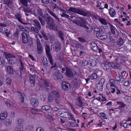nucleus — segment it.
Masks as SVG:
<instances>
[{"instance_id":"60","label":"nucleus","mask_w":131,"mask_h":131,"mask_svg":"<svg viewBox=\"0 0 131 131\" xmlns=\"http://www.w3.org/2000/svg\"><path fill=\"white\" fill-rule=\"evenodd\" d=\"M42 63L43 64L46 63H49L48 61L46 58L45 59L44 58H43V59L42 61Z\"/></svg>"},{"instance_id":"44","label":"nucleus","mask_w":131,"mask_h":131,"mask_svg":"<svg viewBox=\"0 0 131 131\" xmlns=\"http://www.w3.org/2000/svg\"><path fill=\"white\" fill-rule=\"evenodd\" d=\"M82 102L81 100H76L75 102L76 104L78 106L82 107Z\"/></svg>"},{"instance_id":"40","label":"nucleus","mask_w":131,"mask_h":131,"mask_svg":"<svg viewBox=\"0 0 131 131\" xmlns=\"http://www.w3.org/2000/svg\"><path fill=\"white\" fill-rule=\"evenodd\" d=\"M43 84L44 85L47 87H49L52 86L50 83L46 80L44 81Z\"/></svg>"},{"instance_id":"35","label":"nucleus","mask_w":131,"mask_h":131,"mask_svg":"<svg viewBox=\"0 0 131 131\" xmlns=\"http://www.w3.org/2000/svg\"><path fill=\"white\" fill-rule=\"evenodd\" d=\"M18 93L19 94L18 95V97L19 99L21 100V102L23 103L24 102V94L20 92H18Z\"/></svg>"},{"instance_id":"53","label":"nucleus","mask_w":131,"mask_h":131,"mask_svg":"<svg viewBox=\"0 0 131 131\" xmlns=\"http://www.w3.org/2000/svg\"><path fill=\"white\" fill-rule=\"evenodd\" d=\"M24 122V121L23 119H19L17 122L18 125H21Z\"/></svg>"},{"instance_id":"34","label":"nucleus","mask_w":131,"mask_h":131,"mask_svg":"<svg viewBox=\"0 0 131 131\" xmlns=\"http://www.w3.org/2000/svg\"><path fill=\"white\" fill-rule=\"evenodd\" d=\"M4 3L5 4L8 6L9 7L11 5L13 4V1L12 0H4Z\"/></svg>"},{"instance_id":"43","label":"nucleus","mask_w":131,"mask_h":131,"mask_svg":"<svg viewBox=\"0 0 131 131\" xmlns=\"http://www.w3.org/2000/svg\"><path fill=\"white\" fill-rule=\"evenodd\" d=\"M61 100L62 99L61 98L60 96L59 97H56L55 99V101L58 104H60L61 103Z\"/></svg>"},{"instance_id":"22","label":"nucleus","mask_w":131,"mask_h":131,"mask_svg":"<svg viewBox=\"0 0 131 131\" xmlns=\"http://www.w3.org/2000/svg\"><path fill=\"white\" fill-rule=\"evenodd\" d=\"M33 7L36 8L37 9V12L39 15L43 17V13L42 9H41L39 7L36 6V5L33 6Z\"/></svg>"},{"instance_id":"59","label":"nucleus","mask_w":131,"mask_h":131,"mask_svg":"<svg viewBox=\"0 0 131 131\" xmlns=\"http://www.w3.org/2000/svg\"><path fill=\"white\" fill-rule=\"evenodd\" d=\"M100 116L103 118L105 119H107V117L106 114L104 113H100Z\"/></svg>"},{"instance_id":"54","label":"nucleus","mask_w":131,"mask_h":131,"mask_svg":"<svg viewBox=\"0 0 131 131\" xmlns=\"http://www.w3.org/2000/svg\"><path fill=\"white\" fill-rule=\"evenodd\" d=\"M78 39L79 41L82 43L85 42L86 41L85 40L83 37H79Z\"/></svg>"},{"instance_id":"38","label":"nucleus","mask_w":131,"mask_h":131,"mask_svg":"<svg viewBox=\"0 0 131 131\" xmlns=\"http://www.w3.org/2000/svg\"><path fill=\"white\" fill-rule=\"evenodd\" d=\"M33 102H34L33 104V106L34 107H37L39 104V102L38 100L36 99H33Z\"/></svg>"},{"instance_id":"19","label":"nucleus","mask_w":131,"mask_h":131,"mask_svg":"<svg viewBox=\"0 0 131 131\" xmlns=\"http://www.w3.org/2000/svg\"><path fill=\"white\" fill-rule=\"evenodd\" d=\"M51 94L52 95L53 97H55L56 98L60 96V93L55 88L54 90L51 92Z\"/></svg>"},{"instance_id":"12","label":"nucleus","mask_w":131,"mask_h":131,"mask_svg":"<svg viewBox=\"0 0 131 131\" xmlns=\"http://www.w3.org/2000/svg\"><path fill=\"white\" fill-rule=\"evenodd\" d=\"M105 80L104 79H102L97 84V89L102 91L103 90V85L104 84Z\"/></svg>"},{"instance_id":"61","label":"nucleus","mask_w":131,"mask_h":131,"mask_svg":"<svg viewBox=\"0 0 131 131\" xmlns=\"http://www.w3.org/2000/svg\"><path fill=\"white\" fill-rule=\"evenodd\" d=\"M29 81L31 84L33 83V76L32 74H30L29 76Z\"/></svg>"},{"instance_id":"27","label":"nucleus","mask_w":131,"mask_h":131,"mask_svg":"<svg viewBox=\"0 0 131 131\" xmlns=\"http://www.w3.org/2000/svg\"><path fill=\"white\" fill-rule=\"evenodd\" d=\"M31 0H20L21 3L26 7H27L28 6L27 2L28 1L30 2Z\"/></svg>"},{"instance_id":"1","label":"nucleus","mask_w":131,"mask_h":131,"mask_svg":"<svg viewBox=\"0 0 131 131\" xmlns=\"http://www.w3.org/2000/svg\"><path fill=\"white\" fill-rule=\"evenodd\" d=\"M78 17L79 19L77 22H75V23L78 26L85 28L87 30H86V32H88V29L89 28L88 26L89 24L87 21H86L85 17Z\"/></svg>"},{"instance_id":"48","label":"nucleus","mask_w":131,"mask_h":131,"mask_svg":"<svg viewBox=\"0 0 131 131\" xmlns=\"http://www.w3.org/2000/svg\"><path fill=\"white\" fill-rule=\"evenodd\" d=\"M90 78L92 80L96 79L97 78V75L96 73H93L91 74Z\"/></svg>"},{"instance_id":"41","label":"nucleus","mask_w":131,"mask_h":131,"mask_svg":"<svg viewBox=\"0 0 131 131\" xmlns=\"http://www.w3.org/2000/svg\"><path fill=\"white\" fill-rule=\"evenodd\" d=\"M19 61L20 62V63L21 64V67H20L19 68L20 69V73L21 74V75L22 73L23 72V69L24 68V66H23L24 64H23V62L22 60H20V59H19Z\"/></svg>"},{"instance_id":"21","label":"nucleus","mask_w":131,"mask_h":131,"mask_svg":"<svg viewBox=\"0 0 131 131\" xmlns=\"http://www.w3.org/2000/svg\"><path fill=\"white\" fill-rule=\"evenodd\" d=\"M6 71L9 74H12L13 73V69L10 66H8L6 67Z\"/></svg>"},{"instance_id":"45","label":"nucleus","mask_w":131,"mask_h":131,"mask_svg":"<svg viewBox=\"0 0 131 131\" xmlns=\"http://www.w3.org/2000/svg\"><path fill=\"white\" fill-rule=\"evenodd\" d=\"M99 20L103 24L106 25L107 24L105 20L104 19L102 18L100 19H99Z\"/></svg>"},{"instance_id":"58","label":"nucleus","mask_w":131,"mask_h":131,"mask_svg":"<svg viewBox=\"0 0 131 131\" xmlns=\"http://www.w3.org/2000/svg\"><path fill=\"white\" fill-rule=\"evenodd\" d=\"M62 17H64L69 19V17L68 15L66 14L65 12H63L62 14H61Z\"/></svg>"},{"instance_id":"55","label":"nucleus","mask_w":131,"mask_h":131,"mask_svg":"<svg viewBox=\"0 0 131 131\" xmlns=\"http://www.w3.org/2000/svg\"><path fill=\"white\" fill-rule=\"evenodd\" d=\"M38 19L40 21L42 25L43 26L45 25V21L42 18L39 16L38 17Z\"/></svg>"},{"instance_id":"9","label":"nucleus","mask_w":131,"mask_h":131,"mask_svg":"<svg viewBox=\"0 0 131 131\" xmlns=\"http://www.w3.org/2000/svg\"><path fill=\"white\" fill-rule=\"evenodd\" d=\"M36 43L37 45V51L38 53H41L43 51V48L42 44L38 38H37L36 40Z\"/></svg>"},{"instance_id":"16","label":"nucleus","mask_w":131,"mask_h":131,"mask_svg":"<svg viewBox=\"0 0 131 131\" xmlns=\"http://www.w3.org/2000/svg\"><path fill=\"white\" fill-rule=\"evenodd\" d=\"M57 36L61 39V40L63 42H64V34L61 31H59L57 33Z\"/></svg>"},{"instance_id":"29","label":"nucleus","mask_w":131,"mask_h":131,"mask_svg":"<svg viewBox=\"0 0 131 131\" xmlns=\"http://www.w3.org/2000/svg\"><path fill=\"white\" fill-rule=\"evenodd\" d=\"M75 46L76 48H79L81 50H83V47L81 45L80 43L78 41L75 42Z\"/></svg>"},{"instance_id":"20","label":"nucleus","mask_w":131,"mask_h":131,"mask_svg":"<svg viewBox=\"0 0 131 131\" xmlns=\"http://www.w3.org/2000/svg\"><path fill=\"white\" fill-rule=\"evenodd\" d=\"M116 80L119 83H122L125 81V79L122 76L119 75L116 77Z\"/></svg>"},{"instance_id":"33","label":"nucleus","mask_w":131,"mask_h":131,"mask_svg":"<svg viewBox=\"0 0 131 131\" xmlns=\"http://www.w3.org/2000/svg\"><path fill=\"white\" fill-rule=\"evenodd\" d=\"M33 22L35 23L34 25L36 27H38V28H41V25L38 20L35 19L33 21Z\"/></svg>"},{"instance_id":"49","label":"nucleus","mask_w":131,"mask_h":131,"mask_svg":"<svg viewBox=\"0 0 131 131\" xmlns=\"http://www.w3.org/2000/svg\"><path fill=\"white\" fill-rule=\"evenodd\" d=\"M11 81L12 80L10 78H7L6 79V84L7 85H10L11 83Z\"/></svg>"},{"instance_id":"62","label":"nucleus","mask_w":131,"mask_h":131,"mask_svg":"<svg viewBox=\"0 0 131 131\" xmlns=\"http://www.w3.org/2000/svg\"><path fill=\"white\" fill-rule=\"evenodd\" d=\"M49 2V0H42L41 3L45 4H48Z\"/></svg>"},{"instance_id":"15","label":"nucleus","mask_w":131,"mask_h":131,"mask_svg":"<svg viewBox=\"0 0 131 131\" xmlns=\"http://www.w3.org/2000/svg\"><path fill=\"white\" fill-rule=\"evenodd\" d=\"M97 37L102 40H104L107 38V34L104 32L100 33L99 35H97Z\"/></svg>"},{"instance_id":"30","label":"nucleus","mask_w":131,"mask_h":131,"mask_svg":"<svg viewBox=\"0 0 131 131\" xmlns=\"http://www.w3.org/2000/svg\"><path fill=\"white\" fill-rule=\"evenodd\" d=\"M124 43V41L121 37L119 38L117 41V45L120 46H122L123 45Z\"/></svg>"},{"instance_id":"11","label":"nucleus","mask_w":131,"mask_h":131,"mask_svg":"<svg viewBox=\"0 0 131 131\" xmlns=\"http://www.w3.org/2000/svg\"><path fill=\"white\" fill-rule=\"evenodd\" d=\"M54 46L53 50L54 51L56 52L60 51L62 47L61 43L58 41H56L54 42Z\"/></svg>"},{"instance_id":"14","label":"nucleus","mask_w":131,"mask_h":131,"mask_svg":"<svg viewBox=\"0 0 131 131\" xmlns=\"http://www.w3.org/2000/svg\"><path fill=\"white\" fill-rule=\"evenodd\" d=\"M66 74L69 77L72 78L73 77V73L70 68L69 67H66Z\"/></svg>"},{"instance_id":"47","label":"nucleus","mask_w":131,"mask_h":131,"mask_svg":"<svg viewBox=\"0 0 131 131\" xmlns=\"http://www.w3.org/2000/svg\"><path fill=\"white\" fill-rule=\"evenodd\" d=\"M50 88H45L46 91L48 92H50L51 91L52 92L53 90H54V88L52 86L49 87Z\"/></svg>"},{"instance_id":"5","label":"nucleus","mask_w":131,"mask_h":131,"mask_svg":"<svg viewBox=\"0 0 131 131\" xmlns=\"http://www.w3.org/2000/svg\"><path fill=\"white\" fill-rule=\"evenodd\" d=\"M59 114L61 116L63 117L67 118L69 120L74 121H76V120L74 119V115L71 113L69 112H60Z\"/></svg>"},{"instance_id":"57","label":"nucleus","mask_w":131,"mask_h":131,"mask_svg":"<svg viewBox=\"0 0 131 131\" xmlns=\"http://www.w3.org/2000/svg\"><path fill=\"white\" fill-rule=\"evenodd\" d=\"M43 68L46 70L48 69L49 68V63H44L43 64Z\"/></svg>"},{"instance_id":"7","label":"nucleus","mask_w":131,"mask_h":131,"mask_svg":"<svg viewBox=\"0 0 131 131\" xmlns=\"http://www.w3.org/2000/svg\"><path fill=\"white\" fill-rule=\"evenodd\" d=\"M68 10L69 11L77 13L82 15H84L86 14L85 13L83 10L79 8L77 9L75 8L71 7Z\"/></svg>"},{"instance_id":"23","label":"nucleus","mask_w":131,"mask_h":131,"mask_svg":"<svg viewBox=\"0 0 131 131\" xmlns=\"http://www.w3.org/2000/svg\"><path fill=\"white\" fill-rule=\"evenodd\" d=\"M7 113L6 112H4L0 115V119L2 120H4L7 116Z\"/></svg>"},{"instance_id":"39","label":"nucleus","mask_w":131,"mask_h":131,"mask_svg":"<svg viewBox=\"0 0 131 131\" xmlns=\"http://www.w3.org/2000/svg\"><path fill=\"white\" fill-rule=\"evenodd\" d=\"M52 6L54 11H58L59 10V7L55 3H53L52 5Z\"/></svg>"},{"instance_id":"26","label":"nucleus","mask_w":131,"mask_h":131,"mask_svg":"<svg viewBox=\"0 0 131 131\" xmlns=\"http://www.w3.org/2000/svg\"><path fill=\"white\" fill-rule=\"evenodd\" d=\"M109 13L112 17H114L116 14L115 10L113 8H111L110 10Z\"/></svg>"},{"instance_id":"42","label":"nucleus","mask_w":131,"mask_h":131,"mask_svg":"<svg viewBox=\"0 0 131 131\" xmlns=\"http://www.w3.org/2000/svg\"><path fill=\"white\" fill-rule=\"evenodd\" d=\"M90 66L92 67H94L96 66L97 64V62L96 61L94 60L91 59L90 60Z\"/></svg>"},{"instance_id":"3","label":"nucleus","mask_w":131,"mask_h":131,"mask_svg":"<svg viewBox=\"0 0 131 131\" xmlns=\"http://www.w3.org/2000/svg\"><path fill=\"white\" fill-rule=\"evenodd\" d=\"M4 55L7 59L8 63L9 64H14L17 59L14 54L6 51L4 53Z\"/></svg>"},{"instance_id":"50","label":"nucleus","mask_w":131,"mask_h":131,"mask_svg":"<svg viewBox=\"0 0 131 131\" xmlns=\"http://www.w3.org/2000/svg\"><path fill=\"white\" fill-rule=\"evenodd\" d=\"M72 83L76 88H78L79 87L78 80H73V81Z\"/></svg>"},{"instance_id":"10","label":"nucleus","mask_w":131,"mask_h":131,"mask_svg":"<svg viewBox=\"0 0 131 131\" xmlns=\"http://www.w3.org/2000/svg\"><path fill=\"white\" fill-rule=\"evenodd\" d=\"M110 62H105L101 63L102 66L104 70L106 71H110L111 70Z\"/></svg>"},{"instance_id":"28","label":"nucleus","mask_w":131,"mask_h":131,"mask_svg":"<svg viewBox=\"0 0 131 131\" xmlns=\"http://www.w3.org/2000/svg\"><path fill=\"white\" fill-rule=\"evenodd\" d=\"M110 62L111 63L110 65L111 67V66L113 68L117 69H118L119 68V66L117 63L115 62Z\"/></svg>"},{"instance_id":"31","label":"nucleus","mask_w":131,"mask_h":131,"mask_svg":"<svg viewBox=\"0 0 131 131\" xmlns=\"http://www.w3.org/2000/svg\"><path fill=\"white\" fill-rule=\"evenodd\" d=\"M41 34L42 36H43V38L44 40L47 41L49 39V37L47 36V34L45 33L44 31H42L41 32Z\"/></svg>"},{"instance_id":"13","label":"nucleus","mask_w":131,"mask_h":131,"mask_svg":"<svg viewBox=\"0 0 131 131\" xmlns=\"http://www.w3.org/2000/svg\"><path fill=\"white\" fill-rule=\"evenodd\" d=\"M62 89L66 91L68 90L71 87L70 83L65 82H63L62 83Z\"/></svg>"},{"instance_id":"32","label":"nucleus","mask_w":131,"mask_h":131,"mask_svg":"<svg viewBox=\"0 0 131 131\" xmlns=\"http://www.w3.org/2000/svg\"><path fill=\"white\" fill-rule=\"evenodd\" d=\"M108 24V25L110 26L111 27V30L112 33L114 35H115L116 34L115 31V27L113 25L111 24L110 23H109Z\"/></svg>"},{"instance_id":"17","label":"nucleus","mask_w":131,"mask_h":131,"mask_svg":"<svg viewBox=\"0 0 131 131\" xmlns=\"http://www.w3.org/2000/svg\"><path fill=\"white\" fill-rule=\"evenodd\" d=\"M47 10L50 15L54 18L55 19L57 20L59 22H60V21H61L59 18L56 15L49 9L48 8L47 9Z\"/></svg>"},{"instance_id":"18","label":"nucleus","mask_w":131,"mask_h":131,"mask_svg":"<svg viewBox=\"0 0 131 131\" xmlns=\"http://www.w3.org/2000/svg\"><path fill=\"white\" fill-rule=\"evenodd\" d=\"M15 17L18 20V21L21 23L27 25V23H24L21 20L22 16L20 13H17L15 15Z\"/></svg>"},{"instance_id":"4","label":"nucleus","mask_w":131,"mask_h":131,"mask_svg":"<svg viewBox=\"0 0 131 131\" xmlns=\"http://www.w3.org/2000/svg\"><path fill=\"white\" fill-rule=\"evenodd\" d=\"M22 40L23 42L24 43H28V45L30 47L32 46L33 39L31 37L28 39L27 34L25 32L22 33Z\"/></svg>"},{"instance_id":"25","label":"nucleus","mask_w":131,"mask_h":131,"mask_svg":"<svg viewBox=\"0 0 131 131\" xmlns=\"http://www.w3.org/2000/svg\"><path fill=\"white\" fill-rule=\"evenodd\" d=\"M3 123L6 126L10 125L12 123V120L9 119H5L3 121Z\"/></svg>"},{"instance_id":"64","label":"nucleus","mask_w":131,"mask_h":131,"mask_svg":"<svg viewBox=\"0 0 131 131\" xmlns=\"http://www.w3.org/2000/svg\"><path fill=\"white\" fill-rule=\"evenodd\" d=\"M98 46L97 45L95 47H93L92 48V49H93V50L94 51H97L98 50V48H99Z\"/></svg>"},{"instance_id":"8","label":"nucleus","mask_w":131,"mask_h":131,"mask_svg":"<svg viewBox=\"0 0 131 131\" xmlns=\"http://www.w3.org/2000/svg\"><path fill=\"white\" fill-rule=\"evenodd\" d=\"M63 75L59 70H57L54 73L53 77L55 80L59 81L63 78Z\"/></svg>"},{"instance_id":"63","label":"nucleus","mask_w":131,"mask_h":131,"mask_svg":"<svg viewBox=\"0 0 131 131\" xmlns=\"http://www.w3.org/2000/svg\"><path fill=\"white\" fill-rule=\"evenodd\" d=\"M97 45H98V44L96 43L95 42H92L91 44V47L92 48L93 47H95Z\"/></svg>"},{"instance_id":"6","label":"nucleus","mask_w":131,"mask_h":131,"mask_svg":"<svg viewBox=\"0 0 131 131\" xmlns=\"http://www.w3.org/2000/svg\"><path fill=\"white\" fill-rule=\"evenodd\" d=\"M45 50L47 56L49 60V62L51 64H53V60L52 56L50 53V48L49 46L47 45L45 46Z\"/></svg>"},{"instance_id":"2","label":"nucleus","mask_w":131,"mask_h":131,"mask_svg":"<svg viewBox=\"0 0 131 131\" xmlns=\"http://www.w3.org/2000/svg\"><path fill=\"white\" fill-rule=\"evenodd\" d=\"M44 20L46 21L48 25L52 29H55V25L54 23V20L48 13L45 14L43 16Z\"/></svg>"},{"instance_id":"52","label":"nucleus","mask_w":131,"mask_h":131,"mask_svg":"<svg viewBox=\"0 0 131 131\" xmlns=\"http://www.w3.org/2000/svg\"><path fill=\"white\" fill-rule=\"evenodd\" d=\"M81 64L83 66H85L88 65V61L86 60H83L81 61Z\"/></svg>"},{"instance_id":"36","label":"nucleus","mask_w":131,"mask_h":131,"mask_svg":"<svg viewBox=\"0 0 131 131\" xmlns=\"http://www.w3.org/2000/svg\"><path fill=\"white\" fill-rule=\"evenodd\" d=\"M102 29L101 31L100 30L99 28H94V33H96V36L97 37H98L97 35H99L101 32H102Z\"/></svg>"},{"instance_id":"24","label":"nucleus","mask_w":131,"mask_h":131,"mask_svg":"<svg viewBox=\"0 0 131 131\" xmlns=\"http://www.w3.org/2000/svg\"><path fill=\"white\" fill-rule=\"evenodd\" d=\"M69 19L72 21L73 22L75 23V22H77L78 20V18L75 17L74 15H72L69 17Z\"/></svg>"},{"instance_id":"56","label":"nucleus","mask_w":131,"mask_h":131,"mask_svg":"<svg viewBox=\"0 0 131 131\" xmlns=\"http://www.w3.org/2000/svg\"><path fill=\"white\" fill-rule=\"evenodd\" d=\"M117 104H118L119 105H120V107H124L125 106V104L123 103L122 102H119L118 101H117Z\"/></svg>"},{"instance_id":"51","label":"nucleus","mask_w":131,"mask_h":131,"mask_svg":"<svg viewBox=\"0 0 131 131\" xmlns=\"http://www.w3.org/2000/svg\"><path fill=\"white\" fill-rule=\"evenodd\" d=\"M110 82L111 83V84L110 85V86H115L116 88L115 85H114L115 83V80L113 79H111L110 80Z\"/></svg>"},{"instance_id":"37","label":"nucleus","mask_w":131,"mask_h":131,"mask_svg":"<svg viewBox=\"0 0 131 131\" xmlns=\"http://www.w3.org/2000/svg\"><path fill=\"white\" fill-rule=\"evenodd\" d=\"M51 108V106L45 105L42 106L41 109L47 111L50 110Z\"/></svg>"},{"instance_id":"46","label":"nucleus","mask_w":131,"mask_h":131,"mask_svg":"<svg viewBox=\"0 0 131 131\" xmlns=\"http://www.w3.org/2000/svg\"><path fill=\"white\" fill-rule=\"evenodd\" d=\"M53 96L52 94L51 93L49 94L48 97V100L49 102H51L53 101Z\"/></svg>"}]
</instances>
